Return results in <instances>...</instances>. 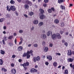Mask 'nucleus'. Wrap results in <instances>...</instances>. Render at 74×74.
Returning <instances> with one entry per match:
<instances>
[{
  "label": "nucleus",
  "instance_id": "1",
  "mask_svg": "<svg viewBox=\"0 0 74 74\" xmlns=\"http://www.w3.org/2000/svg\"><path fill=\"white\" fill-rule=\"evenodd\" d=\"M52 11L53 12L55 11V8L53 7H52L51 8V9H49L47 10L48 13H52Z\"/></svg>",
  "mask_w": 74,
  "mask_h": 74
},
{
  "label": "nucleus",
  "instance_id": "2",
  "mask_svg": "<svg viewBox=\"0 0 74 74\" xmlns=\"http://www.w3.org/2000/svg\"><path fill=\"white\" fill-rule=\"evenodd\" d=\"M38 71V70L34 68H31L30 71V72L32 73H37Z\"/></svg>",
  "mask_w": 74,
  "mask_h": 74
},
{
  "label": "nucleus",
  "instance_id": "3",
  "mask_svg": "<svg viewBox=\"0 0 74 74\" xmlns=\"http://www.w3.org/2000/svg\"><path fill=\"white\" fill-rule=\"evenodd\" d=\"M25 3L26 4H28L30 6L32 5V2L29 0H26L25 1Z\"/></svg>",
  "mask_w": 74,
  "mask_h": 74
},
{
  "label": "nucleus",
  "instance_id": "4",
  "mask_svg": "<svg viewBox=\"0 0 74 74\" xmlns=\"http://www.w3.org/2000/svg\"><path fill=\"white\" fill-rule=\"evenodd\" d=\"M16 10V8L14 5L11 6L10 7V11H15Z\"/></svg>",
  "mask_w": 74,
  "mask_h": 74
},
{
  "label": "nucleus",
  "instance_id": "5",
  "mask_svg": "<svg viewBox=\"0 0 74 74\" xmlns=\"http://www.w3.org/2000/svg\"><path fill=\"white\" fill-rule=\"evenodd\" d=\"M11 72L12 74H15L16 73V71L15 69L13 68L11 71Z\"/></svg>",
  "mask_w": 74,
  "mask_h": 74
},
{
  "label": "nucleus",
  "instance_id": "6",
  "mask_svg": "<svg viewBox=\"0 0 74 74\" xmlns=\"http://www.w3.org/2000/svg\"><path fill=\"white\" fill-rule=\"evenodd\" d=\"M56 37L58 39H60V38H61V36L59 33H57L56 35Z\"/></svg>",
  "mask_w": 74,
  "mask_h": 74
},
{
  "label": "nucleus",
  "instance_id": "7",
  "mask_svg": "<svg viewBox=\"0 0 74 74\" xmlns=\"http://www.w3.org/2000/svg\"><path fill=\"white\" fill-rule=\"evenodd\" d=\"M72 55V52L71 50H69L68 51V53H67V55L68 56H71Z\"/></svg>",
  "mask_w": 74,
  "mask_h": 74
},
{
  "label": "nucleus",
  "instance_id": "8",
  "mask_svg": "<svg viewBox=\"0 0 74 74\" xmlns=\"http://www.w3.org/2000/svg\"><path fill=\"white\" fill-rule=\"evenodd\" d=\"M26 64L25 65V67H23L24 68V70H26L27 69V67H26V66H28L29 65V62H26Z\"/></svg>",
  "mask_w": 74,
  "mask_h": 74
},
{
  "label": "nucleus",
  "instance_id": "9",
  "mask_svg": "<svg viewBox=\"0 0 74 74\" xmlns=\"http://www.w3.org/2000/svg\"><path fill=\"white\" fill-rule=\"evenodd\" d=\"M47 58L49 61H51L52 60V57L50 56H47Z\"/></svg>",
  "mask_w": 74,
  "mask_h": 74
},
{
  "label": "nucleus",
  "instance_id": "10",
  "mask_svg": "<svg viewBox=\"0 0 74 74\" xmlns=\"http://www.w3.org/2000/svg\"><path fill=\"white\" fill-rule=\"evenodd\" d=\"M46 16L45 15H44V14H41L40 16V19H43L45 18Z\"/></svg>",
  "mask_w": 74,
  "mask_h": 74
},
{
  "label": "nucleus",
  "instance_id": "11",
  "mask_svg": "<svg viewBox=\"0 0 74 74\" xmlns=\"http://www.w3.org/2000/svg\"><path fill=\"white\" fill-rule=\"evenodd\" d=\"M23 49V47L21 46H20L18 47L17 49V51H18V52H20V51H22V50Z\"/></svg>",
  "mask_w": 74,
  "mask_h": 74
},
{
  "label": "nucleus",
  "instance_id": "12",
  "mask_svg": "<svg viewBox=\"0 0 74 74\" xmlns=\"http://www.w3.org/2000/svg\"><path fill=\"white\" fill-rule=\"evenodd\" d=\"M60 9H62V10H65L66 9V7L63 5H60Z\"/></svg>",
  "mask_w": 74,
  "mask_h": 74
},
{
  "label": "nucleus",
  "instance_id": "13",
  "mask_svg": "<svg viewBox=\"0 0 74 74\" xmlns=\"http://www.w3.org/2000/svg\"><path fill=\"white\" fill-rule=\"evenodd\" d=\"M43 51L45 52H47L48 51V47H45V48H44Z\"/></svg>",
  "mask_w": 74,
  "mask_h": 74
},
{
  "label": "nucleus",
  "instance_id": "14",
  "mask_svg": "<svg viewBox=\"0 0 74 74\" xmlns=\"http://www.w3.org/2000/svg\"><path fill=\"white\" fill-rule=\"evenodd\" d=\"M39 11L40 12L41 14H44V10L42 8H40L39 9Z\"/></svg>",
  "mask_w": 74,
  "mask_h": 74
},
{
  "label": "nucleus",
  "instance_id": "15",
  "mask_svg": "<svg viewBox=\"0 0 74 74\" xmlns=\"http://www.w3.org/2000/svg\"><path fill=\"white\" fill-rule=\"evenodd\" d=\"M52 32L51 31H49L47 33V36H49V35H51V36L52 35Z\"/></svg>",
  "mask_w": 74,
  "mask_h": 74
},
{
  "label": "nucleus",
  "instance_id": "16",
  "mask_svg": "<svg viewBox=\"0 0 74 74\" xmlns=\"http://www.w3.org/2000/svg\"><path fill=\"white\" fill-rule=\"evenodd\" d=\"M64 1H65V0H58V3L59 4H61Z\"/></svg>",
  "mask_w": 74,
  "mask_h": 74
},
{
  "label": "nucleus",
  "instance_id": "17",
  "mask_svg": "<svg viewBox=\"0 0 74 74\" xmlns=\"http://www.w3.org/2000/svg\"><path fill=\"white\" fill-rule=\"evenodd\" d=\"M60 26L62 27H63L64 26V23L63 22H62L60 23Z\"/></svg>",
  "mask_w": 74,
  "mask_h": 74
},
{
  "label": "nucleus",
  "instance_id": "18",
  "mask_svg": "<svg viewBox=\"0 0 74 74\" xmlns=\"http://www.w3.org/2000/svg\"><path fill=\"white\" fill-rule=\"evenodd\" d=\"M67 60L68 62H73V59L70 58L69 59H68Z\"/></svg>",
  "mask_w": 74,
  "mask_h": 74
},
{
  "label": "nucleus",
  "instance_id": "19",
  "mask_svg": "<svg viewBox=\"0 0 74 74\" xmlns=\"http://www.w3.org/2000/svg\"><path fill=\"white\" fill-rule=\"evenodd\" d=\"M56 34H53L52 35V38L53 39V40H55L56 39Z\"/></svg>",
  "mask_w": 74,
  "mask_h": 74
},
{
  "label": "nucleus",
  "instance_id": "20",
  "mask_svg": "<svg viewBox=\"0 0 74 74\" xmlns=\"http://www.w3.org/2000/svg\"><path fill=\"white\" fill-rule=\"evenodd\" d=\"M42 39H45V38H47V36L44 34H42Z\"/></svg>",
  "mask_w": 74,
  "mask_h": 74
},
{
  "label": "nucleus",
  "instance_id": "21",
  "mask_svg": "<svg viewBox=\"0 0 74 74\" xmlns=\"http://www.w3.org/2000/svg\"><path fill=\"white\" fill-rule=\"evenodd\" d=\"M53 66L54 67H56L58 66V63L56 62H54L53 63Z\"/></svg>",
  "mask_w": 74,
  "mask_h": 74
},
{
  "label": "nucleus",
  "instance_id": "22",
  "mask_svg": "<svg viewBox=\"0 0 74 74\" xmlns=\"http://www.w3.org/2000/svg\"><path fill=\"white\" fill-rule=\"evenodd\" d=\"M24 7L26 10H28L29 8V6H28V5L27 4L25 5Z\"/></svg>",
  "mask_w": 74,
  "mask_h": 74
},
{
  "label": "nucleus",
  "instance_id": "23",
  "mask_svg": "<svg viewBox=\"0 0 74 74\" xmlns=\"http://www.w3.org/2000/svg\"><path fill=\"white\" fill-rule=\"evenodd\" d=\"M7 10L8 11H11V7L10 8V6L7 5Z\"/></svg>",
  "mask_w": 74,
  "mask_h": 74
},
{
  "label": "nucleus",
  "instance_id": "24",
  "mask_svg": "<svg viewBox=\"0 0 74 74\" xmlns=\"http://www.w3.org/2000/svg\"><path fill=\"white\" fill-rule=\"evenodd\" d=\"M29 53H27V56H26V58L27 59H29L30 58V55L29 54Z\"/></svg>",
  "mask_w": 74,
  "mask_h": 74
},
{
  "label": "nucleus",
  "instance_id": "25",
  "mask_svg": "<svg viewBox=\"0 0 74 74\" xmlns=\"http://www.w3.org/2000/svg\"><path fill=\"white\" fill-rule=\"evenodd\" d=\"M59 20L58 19H55L54 20V23H56V24H58V23H59Z\"/></svg>",
  "mask_w": 74,
  "mask_h": 74
},
{
  "label": "nucleus",
  "instance_id": "26",
  "mask_svg": "<svg viewBox=\"0 0 74 74\" xmlns=\"http://www.w3.org/2000/svg\"><path fill=\"white\" fill-rule=\"evenodd\" d=\"M44 25V23L43 22H40L38 24L39 26H41L43 25Z\"/></svg>",
  "mask_w": 74,
  "mask_h": 74
},
{
  "label": "nucleus",
  "instance_id": "27",
  "mask_svg": "<svg viewBox=\"0 0 74 74\" xmlns=\"http://www.w3.org/2000/svg\"><path fill=\"white\" fill-rule=\"evenodd\" d=\"M3 60L2 59H0V65H3Z\"/></svg>",
  "mask_w": 74,
  "mask_h": 74
},
{
  "label": "nucleus",
  "instance_id": "28",
  "mask_svg": "<svg viewBox=\"0 0 74 74\" xmlns=\"http://www.w3.org/2000/svg\"><path fill=\"white\" fill-rule=\"evenodd\" d=\"M10 3L11 4H15V1L13 0H11L10 1Z\"/></svg>",
  "mask_w": 74,
  "mask_h": 74
},
{
  "label": "nucleus",
  "instance_id": "29",
  "mask_svg": "<svg viewBox=\"0 0 74 74\" xmlns=\"http://www.w3.org/2000/svg\"><path fill=\"white\" fill-rule=\"evenodd\" d=\"M1 71H3L4 72H6L7 70L6 69H5V68H2L1 69Z\"/></svg>",
  "mask_w": 74,
  "mask_h": 74
},
{
  "label": "nucleus",
  "instance_id": "30",
  "mask_svg": "<svg viewBox=\"0 0 74 74\" xmlns=\"http://www.w3.org/2000/svg\"><path fill=\"white\" fill-rule=\"evenodd\" d=\"M33 51L32 50H30V51H28L27 52V53H29V54H30V53H33Z\"/></svg>",
  "mask_w": 74,
  "mask_h": 74
},
{
  "label": "nucleus",
  "instance_id": "31",
  "mask_svg": "<svg viewBox=\"0 0 74 74\" xmlns=\"http://www.w3.org/2000/svg\"><path fill=\"white\" fill-rule=\"evenodd\" d=\"M38 22L37 20H35L34 21V25H37V24H38Z\"/></svg>",
  "mask_w": 74,
  "mask_h": 74
},
{
  "label": "nucleus",
  "instance_id": "32",
  "mask_svg": "<svg viewBox=\"0 0 74 74\" xmlns=\"http://www.w3.org/2000/svg\"><path fill=\"white\" fill-rule=\"evenodd\" d=\"M29 15H30V16H32V15H33V14H34V13L33 12H29Z\"/></svg>",
  "mask_w": 74,
  "mask_h": 74
},
{
  "label": "nucleus",
  "instance_id": "33",
  "mask_svg": "<svg viewBox=\"0 0 74 74\" xmlns=\"http://www.w3.org/2000/svg\"><path fill=\"white\" fill-rule=\"evenodd\" d=\"M1 53L2 54V55H4L5 53V51H4L2 50H1Z\"/></svg>",
  "mask_w": 74,
  "mask_h": 74
},
{
  "label": "nucleus",
  "instance_id": "34",
  "mask_svg": "<svg viewBox=\"0 0 74 74\" xmlns=\"http://www.w3.org/2000/svg\"><path fill=\"white\" fill-rule=\"evenodd\" d=\"M27 55V53L24 52L22 56V57H26Z\"/></svg>",
  "mask_w": 74,
  "mask_h": 74
},
{
  "label": "nucleus",
  "instance_id": "35",
  "mask_svg": "<svg viewBox=\"0 0 74 74\" xmlns=\"http://www.w3.org/2000/svg\"><path fill=\"white\" fill-rule=\"evenodd\" d=\"M36 61H39L40 60V57L39 56H38L36 58Z\"/></svg>",
  "mask_w": 74,
  "mask_h": 74
},
{
  "label": "nucleus",
  "instance_id": "36",
  "mask_svg": "<svg viewBox=\"0 0 74 74\" xmlns=\"http://www.w3.org/2000/svg\"><path fill=\"white\" fill-rule=\"evenodd\" d=\"M13 36L12 35L8 37V39L9 40H12L13 38Z\"/></svg>",
  "mask_w": 74,
  "mask_h": 74
},
{
  "label": "nucleus",
  "instance_id": "37",
  "mask_svg": "<svg viewBox=\"0 0 74 74\" xmlns=\"http://www.w3.org/2000/svg\"><path fill=\"white\" fill-rule=\"evenodd\" d=\"M33 61L34 62H36L37 61V59L36 57H33Z\"/></svg>",
  "mask_w": 74,
  "mask_h": 74
},
{
  "label": "nucleus",
  "instance_id": "38",
  "mask_svg": "<svg viewBox=\"0 0 74 74\" xmlns=\"http://www.w3.org/2000/svg\"><path fill=\"white\" fill-rule=\"evenodd\" d=\"M3 40H4L5 41H7V37H6V36H5L3 37Z\"/></svg>",
  "mask_w": 74,
  "mask_h": 74
},
{
  "label": "nucleus",
  "instance_id": "39",
  "mask_svg": "<svg viewBox=\"0 0 74 74\" xmlns=\"http://www.w3.org/2000/svg\"><path fill=\"white\" fill-rule=\"evenodd\" d=\"M43 6L44 7H47V4L46 3H45L43 4Z\"/></svg>",
  "mask_w": 74,
  "mask_h": 74
},
{
  "label": "nucleus",
  "instance_id": "40",
  "mask_svg": "<svg viewBox=\"0 0 74 74\" xmlns=\"http://www.w3.org/2000/svg\"><path fill=\"white\" fill-rule=\"evenodd\" d=\"M26 62L25 63H24L23 64H21V66H23V67H25L26 66Z\"/></svg>",
  "mask_w": 74,
  "mask_h": 74
},
{
  "label": "nucleus",
  "instance_id": "41",
  "mask_svg": "<svg viewBox=\"0 0 74 74\" xmlns=\"http://www.w3.org/2000/svg\"><path fill=\"white\" fill-rule=\"evenodd\" d=\"M68 70L67 69L65 70V72H64V74H68Z\"/></svg>",
  "mask_w": 74,
  "mask_h": 74
},
{
  "label": "nucleus",
  "instance_id": "42",
  "mask_svg": "<svg viewBox=\"0 0 74 74\" xmlns=\"http://www.w3.org/2000/svg\"><path fill=\"white\" fill-rule=\"evenodd\" d=\"M8 44L10 47H12V45H13V44H12V43L11 42H9Z\"/></svg>",
  "mask_w": 74,
  "mask_h": 74
},
{
  "label": "nucleus",
  "instance_id": "43",
  "mask_svg": "<svg viewBox=\"0 0 74 74\" xmlns=\"http://www.w3.org/2000/svg\"><path fill=\"white\" fill-rule=\"evenodd\" d=\"M44 2L45 3H48L49 2V0H44Z\"/></svg>",
  "mask_w": 74,
  "mask_h": 74
},
{
  "label": "nucleus",
  "instance_id": "44",
  "mask_svg": "<svg viewBox=\"0 0 74 74\" xmlns=\"http://www.w3.org/2000/svg\"><path fill=\"white\" fill-rule=\"evenodd\" d=\"M4 21V18H2L0 19V22H3Z\"/></svg>",
  "mask_w": 74,
  "mask_h": 74
},
{
  "label": "nucleus",
  "instance_id": "45",
  "mask_svg": "<svg viewBox=\"0 0 74 74\" xmlns=\"http://www.w3.org/2000/svg\"><path fill=\"white\" fill-rule=\"evenodd\" d=\"M34 47H38V45L37 44H35L34 45Z\"/></svg>",
  "mask_w": 74,
  "mask_h": 74
},
{
  "label": "nucleus",
  "instance_id": "46",
  "mask_svg": "<svg viewBox=\"0 0 74 74\" xmlns=\"http://www.w3.org/2000/svg\"><path fill=\"white\" fill-rule=\"evenodd\" d=\"M64 44L66 47H67L68 46V43L67 42H65Z\"/></svg>",
  "mask_w": 74,
  "mask_h": 74
},
{
  "label": "nucleus",
  "instance_id": "47",
  "mask_svg": "<svg viewBox=\"0 0 74 74\" xmlns=\"http://www.w3.org/2000/svg\"><path fill=\"white\" fill-rule=\"evenodd\" d=\"M19 33H23V30H20L19 31Z\"/></svg>",
  "mask_w": 74,
  "mask_h": 74
},
{
  "label": "nucleus",
  "instance_id": "48",
  "mask_svg": "<svg viewBox=\"0 0 74 74\" xmlns=\"http://www.w3.org/2000/svg\"><path fill=\"white\" fill-rule=\"evenodd\" d=\"M5 40H2V42H3V45H5Z\"/></svg>",
  "mask_w": 74,
  "mask_h": 74
},
{
  "label": "nucleus",
  "instance_id": "49",
  "mask_svg": "<svg viewBox=\"0 0 74 74\" xmlns=\"http://www.w3.org/2000/svg\"><path fill=\"white\" fill-rule=\"evenodd\" d=\"M18 60L19 63H21V62H22V60L21 59H19Z\"/></svg>",
  "mask_w": 74,
  "mask_h": 74
},
{
  "label": "nucleus",
  "instance_id": "50",
  "mask_svg": "<svg viewBox=\"0 0 74 74\" xmlns=\"http://www.w3.org/2000/svg\"><path fill=\"white\" fill-rule=\"evenodd\" d=\"M49 46L50 47H52L53 46V45L52 43H50L49 44Z\"/></svg>",
  "mask_w": 74,
  "mask_h": 74
},
{
  "label": "nucleus",
  "instance_id": "51",
  "mask_svg": "<svg viewBox=\"0 0 74 74\" xmlns=\"http://www.w3.org/2000/svg\"><path fill=\"white\" fill-rule=\"evenodd\" d=\"M42 44L43 45H45V41H43L42 42Z\"/></svg>",
  "mask_w": 74,
  "mask_h": 74
},
{
  "label": "nucleus",
  "instance_id": "52",
  "mask_svg": "<svg viewBox=\"0 0 74 74\" xmlns=\"http://www.w3.org/2000/svg\"><path fill=\"white\" fill-rule=\"evenodd\" d=\"M11 67H14V66H15V65L14 64V63H12L11 64Z\"/></svg>",
  "mask_w": 74,
  "mask_h": 74
},
{
  "label": "nucleus",
  "instance_id": "53",
  "mask_svg": "<svg viewBox=\"0 0 74 74\" xmlns=\"http://www.w3.org/2000/svg\"><path fill=\"white\" fill-rule=\"evenodd\" d=\"M45 64H46L47 66H48L49 64V62H46L45 63Z\"/></svg>",
  "mask_w": 74,
  "mask_h": 74
},
{
  "label": "nucleus",
  "instance_id": "54",
  "mask_svg": "<svg viewBox=\"0 0 74 74\" xmlns=\"http://www.w3.org/2000/svg\"><path fill=\"white\" fill-rule=\"evenodd\" d=\"M3 29L4 30H6L7 29V27L5 26H4L3 27Z\"/></svg>",
  "mask_w": 74,
  "mask_h": 74
},
{
  "label": "nucleus",
  "instance_id": "55",
  "mask_svg": "<svg viewBox=\"0 0 74 74\" xmlns=\"http://www.w3.org/2000/svg\"><path fill=\"white\" fill-rule=\"evenodd\" d=\"M15 57H16V56H15V55H13L12 56V58H15Z\"/></svg>",
  "mask_w": 74,
  "mask_h": 74
},
{
  "label": "nucleus",
  "instance_id": "56",
  "mask_svg": "<svg viewBox=\"0 0 74 74\" xmlns=\"http://www.w3.org/2000/svg\"><path fill=\"white\" fill-rule=\"evenodd\" d=\"M10 16V15L9 14H7L6 15V18H8Z\"/></svg>",
  "mask_w": 74,
  "mask_h": 74
},
{
  "label": "nucleus",
  "instance_id": "57",
  "mask_svg": "<svg viewBox=\"0 0 74 74\" xmlns=\"http://www.w3.org/2000/svg\"><path fill=\"white\" fill-rule=\"evenodd\" d=\"M14 42H15V44H16L17 41H16V38L15 39Z\"/></svg>",
  "mask_w": 74,
  "mask_h": 74
},
{
  "label": "nucleus",
  "instance_id": "58",
  "mask_svg": "<svg viewBox=\"0 0 74 74\" xmlns=\"http://www.w3.org/2000/svg\"><path fill=\"white\" fill-rule=\"evenodd\" d=\"M17 1H18V3H21L22 1V0H17Z\"/></svg>",
  "mask_w": 74,
  "mask_h": 74
},
{
  "label": "nucleus",
  "instance_id": "59",
  "mask_svg": "<svg viewBox=\"0 0 74 74\" xmlns=\"http://www.w3.org/2000/svg\"><path fill=\"white\" fill-rule=\"evenodd\" d=\"M34 27H32V28H31V30H34Z\"/></svg>",
  "mask_w": 74,
  "mask_h": 74
},
{
  "label": "nucleus",
  "instance_id": "60",
  "mask_svg": "<svg viewBox=\"0 0 74 74\" xmlns=\"http://www.w3.org/2000/svg\"><path fill=\"white\" fill-rule=\"evenodd\" d=\"M56 55H59V56H60L61 54L60 53H56Z\"/></svg>",
  "mask_w": 74,
  "mask_h": 74
},
{
  "label": "nucleus",
  "instance_id": "61",
  "mask_svg": "<svg viewBox=\"0 0 74 74\" xmlns=\"http://www.w3.org/2000/svg\"><path fill=\"white\" fill-rule=\"evenodd\" d=\"M24 16L25 17V18H27L28 16L26 14H24Z\"/></svg>",
  "mask_w": 74,
  "mask_h": 74
},
{
  "label": "nucleus",
  "instance_id": "62",
  "mask_svg": "<svg viewBox=\"0 0 74 74\" xmlns=\"http://www.w3.org/2000/svg\"><path fill=\"white\" fill-rule=\"evenodd\" d=\"M60 33L61 34H63V32L62 31H60Z\"/></svg>",
  "mask_w": 74,
  "mask_h": 74
},
{
  "label": "nucleus",
  "instance_id": "63",
  "mask_svg": "<svg viewBox=\"0 0 74 74\" xmlns=\"http://www.w3.org/2000/svg\"><path fill=\"white\" fill-rule=\"evenodd\" d=\"M62 43H64V42H65V40H62Z\"/></svg>",
  "mask_w": 74,
  "mask_h": 74
},
{
  "label": "nucleus",
  "instance_id": "64",
  "mask_svg": "<svg viewBox=\"0 0 74 74\" xmlns=\"http://www.w3.org/2000/svg\"><path fill=\"white\" fill-rule=\"evenodd\" d=\"M22 41H20V42L19 43V45H21V44H22Z\"/></svg>",
  "mask_w": 74,
  "mask_h": 74
}]
</instances>
